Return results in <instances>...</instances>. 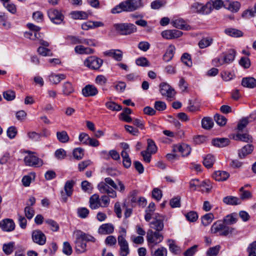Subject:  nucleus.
I'll list each match as a JSON object with an SVG mask.
<instances>
[{
    "instance_id": "nucleus-52",
    "label": "nucleus",
    "mask_w": 256,
    "mask_h": 256,
    "mask_svg": "<svg viewBox=\"0 0 256 256\" xmlns=\"http://www.w3.org/2000/svg\"><path fill=\"white\" fill-rule=\"evenodd\" d=\"M214 118L216 122L219 126H223L226 123V118L224 116L219 114H216L214 116Z\"/></svg>"
},
{
    "instance_id": "nucleus-12",
    "label": "nucleus",
    "mask_w": 256,
    "mask_h": 256,
    "mask_svg": "<svg viewBox=\"0 0 256 256\" xmlns=\"http://www.w3.org/2000/svg\"><path fill=\"white\" fill-rule=\"evenodd\" d=\"M160 92L162 96L168 98H172L175 94V92L169 84L165 82L160 84Z\"/></svg>"
},
{
    "instance_id": "nucleus-35",
    "label": "nucleus",
    "mask_w": 256,
    "mask_h": 256,
    "mask_svg": "<svg viewBox=\"0 0 256 256\" xmlns=\"http://www.w3.org/2000/svg\"><path fill=\"white\" fill-rule=\"evenodd\" d=\"M215 161L214 156L212 154H208L203 160L204 165L207 168H211Z\"/></svg>"
},
{
    "instance_id": "nucleus-36",
    "label": "nucleus",
    "mask_w": 256,
    "mask_h": 256,
    "mask_svg": "<svg viewBox=\"0 0 256 256\" xmlns=\"http://www.w3.org/2000/svg\"><path fill=\"white\" fill-rule=\"evenodd\" d=\"M74 92V88L72 84L67 82H66L62 86V94L65 96H68Z\"/></svg>"
},
{
    "instance_id": "nucleus-62",
    "label": "nucleus",
    "mask_w": 256,
    "mask_h": 256,
    "mask_svg": "<svg viewBox=\"0 0 256 256\" xmlns=\"http://www.w3.org/2000/svg\"><path fill=\"white\" fill-rule=\"evenodd\" d=\"M81 186H82V190L86 192H90V193L91 192L92 189V184L90 182H88L86 180L83 181L82 182Z\"/></svg>"
},
{
    "instance_id": "nucleus-17",
    "label": "nucleus",
    "mask_w": 256,
    "mask_h": 256,
    "mask_svg": "<svg viewBox=\"0 0 256 256\" xmlns=\"http://www.w3.org/2000/svg\"><path fill=\"white\" fill-rule=\"evenodd\" d=\"M104 181L114 189L123 192L125 190V186L122 182L120 180H118V184H116L114 181L110 178H106L104 179Z\"/></svg>"
},
{
    "instance_id": "nucleus-29",
    "label": "nucleus",
    "mask_w": 256,
    "mask_h": 256,
    "mask_svg": "<svg viewBox=\"0 0 256 256\" xmlns=\"http://www.w3.org/2000/svg\"><path fill=\"white\" fill-rule=\"evenodd\" d=\"M76 234L78 235L84 241L95 242L96 238L91 235L86 234L80 230H77Z\"/></svg>"
},
{
    "instance_id": "nucleus-47",
    "label": "nucleus",
    "mask_w": 256,
    "mask_h": 256,
    "mask_svg": "<svg viewBox=\"0 0 256 256\" xmlns=\"http://www.w3.org/2000/svg\"><path fill=\"white\" fill-rule=\"evenodd\" d=\"M202 4L198 2H195L190 6V10L192 12L202 14Z\"/></svg>"
},
{
    "instance_id": "nucleus-57",
    "label": "nucleus",
    "mask_w": 256,
    "mask_h": 256,
    "mask_svg": "<svg viewBox=\"0 0 256 256\" xmlns=\"http://www.w3.org/2000/svg\"><path fill=\"white\" fill-rule=\"evenodd\" d=\"M24 212L28 220L32 218L34 214V210L30 206H26L25 207Z\"/></svg>"
},
{
    "instance_id": "nucleus-58",
    "label": "nucleus",
    "mask_w": 256,
    "mask_h": 256,
    "mask_svg": "<svg viewBox=\"0 0 256 256\" xmlns=\"http://www.w3.org/2000/svg\"><path fill=\"white\" fill-rule=\"evenodd\" d=\"M110 198L108 196L104 195L100 198V207H107L110 204Z\"/></svg>"
},
{
    "instance_id": "nucleus-38",
    "label": "nucleus",
    "mask_w": 256,
    "mask_h": 256,
    "mask_svg": "<svg viewBox=\"0 0 256 256\" xmlns=\"http://www.w3.org/2000/svg\"><path fill=\"white\" fill-rule=\"evenodd\" d=\"M14 244V242L4 244L2 250L4 253L6 255L11 254L13 252Z\"/></svg>"
},
{
    "instance_id": "nucleus-22",
    "label": "nucleus",
    "mask_w": 256,
    "mask_h": 256,
    "mask_svg": "<svg viewBox=\"0 0 256 256\" xmlns=\"http://www.w3.org/2000/svg\"><path fill=\"white\" fill-rule=\"evenodd\" d=\"M242 85L244 87L254 88L256 86V80L253 77L243 78L242 80Z\"/></svg>"
},
{
    "instance_id": "nucleus-51",
    "label": "nucleus",
    "mask_w": 256,
    "mask_h": 256,
    "mask_svg": "<svg viewBox=\"0 0 256 256\" xmlns=\"http://www.w3.org/2000/svg\"><path fill=\"white\" fill-rule=\"evenodd\" d=\"M218 245L210 248L206 252V256H216L220 250Z\"/></svg>"
},
{
    "instance_id": "nucleus-18",
    "label": "nucleus",
    "mask_w": 256,
    "mask_h": 256,
    "mask_svg": "<svg viewBox=\"0 0 256 256\" xmlns=\"http://www.w3.org/2000/svg\"><path fill=\"white\" fill-rule=\"evenodd\" d=\"M114 230V226L111 224L108 223L101 225L98 229V232L101 234H112Z\"/></svg>"
},
{
    "instance_id": "nucleus-55",
    "label": "nucleus",
    "mask_w": 256,
    "mask_h": 256,
    "mask_svg": "<svg viewBox=\"0 0 256 256\" xmlns=\"http://www.w3.org/2000/svg\"><path fill=\"white\" fill-rule=\"evenodd\" d=\"M78 216L82 218H86L89 214V210L86 208H80L77 210Z\"/></svg>"
},
{
    "instance_id": "nucleus-60",
    "label": "nucleus",
    "mask_w": 256,
    "mask_h": 256,
    "mask_svg": "<svg viewBox=\"0 0 256 256\" xmlns=\"http://www.w3.org/2000/svg\"><path fill=\"white\" fill-rule=\"evenodd\" d=\"M6 133L10 139H12L15 138L17 134V130L14 126H10L7 130Z\"/></svg>"
},
{
    "instance_id": "nucleus-46",
    "label": "nucleus",
    "mask_w": 256,
    "mask_h": 256,
    "mask_svg": "<svg viewBox=\"0 0 256 256\" xmlns=\"http://www.w3.org/2000/svg\"><path fill=\"white\" fill-rule=\"evenodd\" d=\"M237 218L233 214L226 216L224 219V223L226 225H232L236 223Z\"/></svg>"
},
{
    "instance_id": "nucleus-56",
    "label": "nucleus",
    "mask_w": 256,
    "mask_h": 256,
    "mask_svg": "<svg viewBox=\"0 0 256 256\" xmlns=\"http://www.w3.org/2000/svg\"><path fill=\"white\" fill-rule=\"evenodd\" d=\"M72 248L70 243L68 242H64L62 246L63 253L67 256H70L72 254Z\"/></svg>"
},
{
    "instance_id": "nucleus-49",
    "label": "nucleus",
    "mask_w": 256,
    "mask_h": 256,
    "mask_svg": "<svg viewBox=\"0 0 256 256\" xmlns=\"http://www.w3.org/2000/svg\"><path fill=\"white\" fill-rule=\"evenodd\" d=\"M241 192L240 194V200H244L252 198V194L250 191L244 190V187H242L240 189Z\"/></svg>"
},
{
    "instance_id": "nucleus-34",
    "label": "nucleus",
    "mask_w": 256,
    "mask_h": 256,
    "mask_svg": "<svg viewBox=\"0 0 256 256\" xmlns=\"http://www.w3.org/2000/svg\"><path fill=\"white\" fill-rule=\"evenodd\" d=\"M225 33L228 36L238 38L242 36V32L240 30L232 28H228L225 30Z\"/></svg>"
},
{
    "instance_id": "nucleus-40",
    "label": "nucleus",
    "mask_w": 256,
    "mask_h": 256,
    "mask_svg": "<svg viewBox=\"0 0 256 256\" xmlns=\"http://www.w3.org/2000/svg\"><path fill=\"white\" fill-rule=\"evenodd\" d=\"M148 146L146 151L150 154H155L157 152V146H156L154 141L151 139H148Z\"/></svg>"
},
{
    "instance_id": "nucleus-48",
    "label": "nucleus",
    "mask_w": 256,
    "mask_h": 256,
    "mask_svg": "<svg viewBox=\"0 0 256 256\" xmlns=\"http://www.w3.org/2000/svg\"><path fill=\"white\" fill-rule=\"evenodd\" d=\"M106 106L111 110L120 111L122 109L120 105L113 102H108L106 103Z\"/></svg>"
},
{
    "instance_id": "nucleus-23",
    "label": "nucleus",
    "mask_w": 256,
    "mask_h": 256,
    "mask_svg": "<svg viewBox=\"0 0 256 256\" xmlns=\"http://www.w3.org/2000/svg\"><path fill=\"white\" fill-rule=\"evenodd\" d=\"M230 176V174L226 171H217L212 175V177L216 181H224Z\"/></svg>"
},
{
    "instance_id": "nucleus-4",
    "label": "nucleus",
    "mask_w": 256,
    "mask_h": 256,
    "mask_svg": "<svg viewBox=\"0 0 256 256\" xmlns=\"http://www.w3.org/2000/svg\"><path fill=\"white\" fill-rule=\"evenodd\" d=\"M28 154L24 158V162L26 166L38 168L43 164V161L35 154V153L30 150L25 152Z\"/></svg>"
},
{
    "instance_id": "nucleus-24",
    "label": "nucleus",
    "mask_w": 256,
    "mask_h": 256,
    "mask_svg": "<svg viewBox=\"0 0 256 256\" xmlns=\"http://www.w3.org/2000/svg\"><path fill=\"white\" fill-rule=\"evenodd\" d=\"M212 144L215 146L223 148L229 144L230 140L226 138H216L212 140Z\"/></svg>"
},
{
    "instance_id": "nucleus-19",
    "label": "nucleus",
    "mask_w": 256,
    "mask_h": 256,
    "mask_svg": "<svg viewBox=\"0 0 256 256\" xmlns=\"http://www.w3.org/2000/svg\"><path fill=\"white\" fill-rule=\"evenodd\" d=\"M104 54L113 58L117 60H120L122 58V52L118 49H111L104 52Z\"/></svg>"
},
{
    "instance_id": "nucleus-44",
    "label": "nucleus",
    "mask_w": 256,
    "mask_h": 256,
    "mask_svg": "<svg viewBox=\"0 0 256 256\" xmlns=\"http://www.w3.org/2000/svg\"><path fill=\"white\" fill-rule=\"evenodd\" d=\"M212 120L210 118H204L202 120V128L206 130L211 128L213 126Z\"/></svg>"
},
{
    "instance_id": "nucleus-7",
    "label": "nucleus",
    "mask_w": 256,
    "mask_h": 256,
    "mask_svg": "<svg viewBox=\"0 0 256 256\" xmlns=\"http://www.w3.org/2000/svg\"><path fill=\"white\" fill-rule=\"evenodd\" d=\"M165 216L156 214L153 217L154 220L150 223V226L152 228L155 230V232H160L164 228V220Z\"/></svg>"
},
{
    "instance_id": "nucleus-11",
    "label": "nucleus",
    "mask_w": 256,
    "mask_h": 256,
    "mask_svg": "<svg viewBox=\"0 0 256 256\" xmlns=\"http://www.w3.org/2000/svg\"><path fill=\"white\" fill-rule=\"evenodd\" d=\"M118 240L120 246V255L121 256H127L130 253L128 242L123 236H119Z\"/></svg>"
},
{
    "instance_id": "nucleus-1",
    "label": "nucleus",
    "mask_w": 256,
    "mask_h": 256,
    "mask_svg": "<svg viewBox=\"0 0 256 256\" xmlns=\"http://www.w3.org/2000/svg\"><path fill=\"white\" fill-rule=\"evenodd\" d=\"M143 6L142 0H126L112 9V14H118L122 12H134Z\"/></svg>"
},
{
    "instance_id": "nucleus-61",
    "label": "nucleus",
    "mask_w": 256,
    "mask_h": 256,
    "mask_svg": "<svg viewBox=\"0 0 256 256\" xmlns=\"http://www.w3.org/2000/svg\"><path fill=\"white\" fill-rule=\"evenodd\" d=\"M28 136L30 139L34 141L38 142L40 140V134L35 132H28Z\"/></svg>"
},
{
    "instance_id": "nucleus-31",
    "label": "nucleus",
    "mask_w": 256,
    "mask_h": 256,
    "mask_svg": "<svg viewBox=\"0 0 256 256\" xmlns=\"http://www.w3.org/2000/svg\"><path fill=\"white\" fill-rule=\"evenodd\" d=\"M70 15L74 20H86L88 18L87 13L82 11H74L70 12Z\"/></svg>"
},
{
    "instance_id": "nucleus-30",
    "label": "nucleus",
    "mask_w": 256,
    "mask_h": 256,
    "mask_svg": "<svg viewBox=\"0 0 256 256\" xmlns=\"http://www.w3.org/2000/svg\"><path fill=\"white\" fill-rule=\"evenodd\" d=\"M56 138L58 140L62 143L68 142L70 140L69 136L65 130L57 132Z\"/></svg>"
},
{
    "instance_id": "nucleus-33",
    "label": "nucleus",
    "mask_w": 256,
    "mask_h": 256,
    "mask_svg": "<svg viewBox=\"0 0 256 256\" xmlns=\"http://www.w3.org/2000/svg\"><path fill=\"white\" fill-rule=\"evenodd\" d=\"M168 248L170 252L174 254H178L181 252L180 248L176 245L174 240H168Z\"/></svg>"
},
{
    "instance_id": "nucleus-8",
    "label": "nucleus",
    "mask_w": 256,
    "mask_h": 256,
    "mask_svg": "<svg viewBox=\"0 0 256 256\" xmlns=\"http://www.w3.org/2000/svg\"><path fill=\"white\" fill-rule=\"evenodd\" d=\"M48 16L50 20L55 24H60L64 18V15L54 8H50L48 11Z\"/></svg>"
},
{
    "instance_id": "nucleus-5",
    "label": "nucleus",
    "mask_w": 256,
    "mask_h": 256,
    "mask_svg": "<svg viewBox=\"0 0 256 256\" xmlns=\"http://www.w3.org/2000/svg\"><path fill=\"white\" fill-rule=\"evenodd\" d=\"M146 240L148 246L152 248L163 240L164 236L160 232L148 230L146 233Z\"/></svg>"
},
{
    "instance_id": "nucleus-3",
    "label": "nucleus",
    "mask_w": 256,
    "mask_h": 256,
    "mask_svg": "<svg viewBox=\"0 0 256 256\" xmlns=\"http://www.w3.org/2000/svg\"><path fill=\"white\" fill-rule=\"evenodd\" d=\"M235 55V51L233 49H231L228 52L222 53L219 58L214 59L212 62L216 66L228 64L234 61Z\"/></svg>"
},
{
    "instance_id": "nucleus-53",
    "label": "nucleus",
    "mask_w": 256,
    "mask_h": 256,
    "mask_svg": "<svg viewBox=\"0 0 256 256\" xmlns=\"http://www.w3.org/2000/svg\"><path fill=\"white\" fill-rule=\"evenodd\" d=\"M73 156L76 159L78 160H81L84 156V150L80 148L74 149Z\"/></svg>"
},
{
    "instance_id": "nucleus-50",
    "label": "nucleus",
    "mask_w": 256,
    "mask_h": 256,
    "mask_svg": "<svg viewBox=\"0 0 256 256\" xmlns=\"http://www.w3.org/2000/svg\"><path fill=\"white\" fill-rule=\"evenodd\" d=\"M3 96L8 101H11L16 98L15 92L12 90H8L3 92Z\"/></svg>"
},
{
    "instance_id": "nucleus-2",
    "label": "nucleus",
    "mask_w": 256,
    "mask_h": 256,
    "mask_svg": "<svg viewBox=\"0 0 256 256\" xmlns=\"http://www.w3.org/2000/svg\"><path fill=\"white\" fill-rule=\"evenodd\" d=\"M235 228L226 226L224 222H216L211 227V232L213 234H218L220 236H226L231 234L235 231Z\"/></svg>"
},
{
    "instance_id": "nucleus-28",
    "label": "nucleus",
    "mask_w": 256,
    "mask_h": 256,
    "mask_svg": "<svg viewBox=\"0 0 256 256\" xmlns=\"http://www.w3.org/2000/svg\"><path fill=\"white\" fill-rule=\"evenodd\" d=\"M223 202L230 205H237L241 203V200L237 197L233 196H227L224 198Z\"/></svg>"
},
{
    "instance_id": "nucleus-14",
    "label": "nucleus",
    "mask_w": 256,
    "mask_h": 256,
    "mask_svg": "<svg viewBox=\"0 0 256 256\" xmlns=\"http://www.w3.org/2000/svg\"><path fill=\"white\" fill-rule=\"evenodd\" d=\"M98 93L97 88L93 85L88 84L82 89V94L85 97L94 96Z\"/></svg>"
},
{
    "instance_id": "nucleus-26",
    "label": "nucleus",
    "mask_w": 256,
    "mask_h": 256,
    "mask_svg": "<svg viewBox=\"0 0 256 256\" xmlns=\"http://www.w3.org/2000/svg\"><path fill=\"white\" fill-rule=\"evenodd\" d=\"M254 149V146L252 144H247L244 146L238 152V156L240 158H244L246 155L250 154Z\"/></svg>"
},
{
    "instance_id": "nucleus-16",
    "label": "nucleus",
    "mask_w": 256,
    "mask_h": 256,
    "mask_svg": "<svg viewBox=\"0 0 256 256\" xmlns=\"http://www.w3.org/2000/svg\"><path fill=\"white\" fill-rule=\"evenodd\" d=\"M171 24L174 27L178 29L188 30L190 28V26L182 18L173 20Z\"/></svg>"
},
{
    "instance_id": "nucleus-6",
    "label": "nucleus",
    "mask_w": 256,
    "mask_h": 256,
    "mask_svg": "<svg viewBox=\"0 0 256 256\" xmlns=\"http://www.w3.org/2000/svg\"><path fill=\"white\" fill-rule=\"evenodd\" d=\"M114 26L120 34H130L136 30V26L132 24H116Z\"/></svg>"
},
{
    "instance_id": "nucleus-63",
    "label": "nucleus",
    "mask_w": 256,
    "mask_h": 256,
    "mask_svg": "<svg viewBox=\"0 0 256 256\" xmlns=\"http://www.w3.org/2000/svg\"><path fill=\"white\" fill-rule=\"evenodd\" d=\"M108 184L106 182H101L98 184V189L101 193L106 194V192L110 188Z\"/></svg>"
},
{
    "instance_id": "nucleus-45",
    "label": "nucleus",
    "mask_w": 256,
    "mask_h": 256,
    "mask_svg": "<svg viewBox=\"0 0 256 256\" xmlns=\"http://www.w3.org/2000/svg\"><path fill=\"white\" fill-rule=\"evenodd\" d=\"M236 140L248 142H252V137L247 134H238L236 136Z\"/></svg>"
},
{
    "instance_id": "nucleus-54",
    "label": "nucleus",
    "mask_w": 256,
    "mask_h": 256,
    "mask_svg": "<svg viewBox=\"0 0 256 256\" xmlns=\"http://www.w3.org/2000/svg\"><path fill=\"white\" fill-rule=\"evenodd\" d=\"M46 222L49 226L50 228L53 232H57L59 229L58 224L54 220L48 219L46 220Z\"/></svg>"
},
{
    "instance_id": "nucleus-42",
    "label": "nucleus",
    "mask_w": 256,
    "mask_h": 256,
    "mask_svg": "<svg viewBox=\"0 0 256 256\" xmlns=\"http://www.w3.org/2000/svg\"><path fill=\"white\" fill-rule=\"evenodd\" d=\"M256 14V4L252 8L246 10L242 14V16L245 18H249L255 16Z\"/></svg>"
},
{
    "instance_id": "nucleus-27",
    "label": "nucleus",
    "mask_w": 256,
    "mask_h": 256,
    "mask_svg": "<svg viewBox=\"0 0 256 256\" xmlns=\"http://www.w3.org/2000/svg\"><path fill=\"white\" fill-rule=\"evenodd\" d=\"M90 206L92 210H95L100 207L99 196L94 194L90 198Z\"/></svg>"
},
{
    "instance_id": "nucleus-43",
    "label": "nucleus",
    "mask_w": 256,
    "mask_h": 256,
    "mask_svg": "<svg viewBox=\"0 0 256 256\" xmlns=\"http://www.w3.org/2000/svg\"><path fill=\"white\" fill-rule=\"evenodd\" d=\"M151 254L153 256H167L168 250L166 248L161 246L154 252L152 251Z\"/></svg>"
},
{
    "instance_id": "nucleus-20",
    "label": "nucleus",
    "mask_w": 256,
    "mask_h": 256,
    "mask_svg": "<svg viewBox=\"0 0 256 256\" xmlns=\"http://www.w3.org/2000/svg\"><path fill=\"white\" fill-rule=\"evenodd\" d=\"M155 210L154 203L153 202H150L145 210L146 214L144 216V219L146 222H150V220L153 218L154 214H156L154 212Z\"/></svg>"
},
{
    "instance_id": "nucleus-10",
    "label": "nucleus",
    "mask_w": 256,
    "mask_h": 256,
    "mask_svg": "<svg viewBox=\"0 0 256 256\" xmlns=\"http://www.w3.org/2000/svg\"><path fill=\"white\" fill-rule=\"evenodd\" d=\"M102 60L94 56L88 57L84 62L85 65L94 70H98L102 65Z\"/></svg>"
},
{
    "instance_id": "nucleus-59",
    "label": "nucleus",
    "mask_w": 256,
    "mask_h": 256,
    "mask_svg": "<svg viewBox=\"0 0 256 256\" xmlns=\"http://www.w3.org/2000/svg\"><path fill=\"white\" fill-rule=\"evenodd\" d=\"M198 246L195 244L188 248L184 254V256H193L198 251Z\"/></svg>"
},
{
    "instance_id": "nucleus-13",
    "label": "nucleus",
    "mask_w": 256,
    "mask_h": 256,
    "mask_svg": "<svg viewBox=\"0 0 256 256\" xmlns=\"http://www.w3.org/2000/svg\"><path fill=\"white\" fill-rule=\"evenodd\" d=\"M178 151L182 156H186L189 155L191 151L190 147L186 144L175 145L173 147V152Z\"/></svg>"
},
{
    "instance_id": "nucleus-37",
    "label": "nucleus",
    "mask_w": 256,
    "mask_h": 256,
    "mask_svg": "<svg viewBox=\"0 0 256 256\" xmlns=\"http://www.w3.org/2000/svg\"><path fill=\"white\" fill-rule=\"evenodd\" d=\"M74 184V180H68L66 182L64 189L68 196H70L72 193V188Z\"/></svg>"
},
{
    "instance_id": "nucleus-15",
    "label": "nucleus",
    "mask_w": 256,
    "mask_h": 256,
    "mask_svg": "<svg viewBox=\"0 0 256 256\" xmlns=\"http://www.w3.org/2000/svg\"><path fill=\"white\" fill-rule=\"evenodd\" d=\"M15 224L12 219L6 218L2 222L1 228L5 232H12L15 228Z\"/></svg>"
},
{
    "instance_id": "nucleus-9",
    "label": "nucleus",
    "mask_w": 256,
    "mask_h": 256,
    "mask_svg": "<svg viewBox=\"0 0 256 256\" xmlns=\"http://www.w3.org/2000/svg\"><path fill=\"white\" fill-rule=\"evenodd\" d=\"M32 241L36 244L43 246L46 242V238L42 232L40 230H36L32 232Z\"/></svg>"
},
{
    "instance_id": "nucleus-41",
    "label": "nucleus",
    "mask_w": 256,
    "mask_h": 256,
    "mask_svg": "<svg viewBox=\"0 0 256 256\" xmlns=\"http://www.w3.org/2000/svg\"><path fill=\"white\" fill-rule=\"evenodd\" d=\"M214 215L211 213L206 214L202 218V223L204 226H206L210 224L213 219Z\"/></svg>"
},
{
    "instance_id": "nucleus-64",
    "label": "nucleus",
    "mask_w": 256,
    "mask_h": 256,
    "mask_svg": "<svg viewBox=\"0 0 256 256\" xmlns=\"http://www.w3.org/2000/svg\"><path fill=\"white\" fill-rule=\"evenodd\" d=\"M96 82L100 86H104L107 82L106 78L103 75H98L96 78Z\"/></svg>"
},
{
    "instance_id": "nucleus-25",
    "label": "nucleus",
    "mask_w": 256,
    "mask_h": 256,
    "mask_svg": "<svg viewBox=\"0 0 256 256\" xmlns=\"http://www.w3.org/2000/svg\"><path fill=\"white\" fill-rule=\"evenodd\" d=\"M240 6V4L238 2H230L226 1L224 2V8L232 12H237Z\"/></svg>"
},
{
    "instance_id": "nucleus-39",
    "label": "nucleus",
    "mask_w": 256,
    "mask_h": 256,
    "mask_svg": "<svg viewBox=\"0 0 256 256\" xmlns=\"http://www.w3.org/2000/svg\"><path fill=\"white\" fill-rule=\"evenodd\" d=\"M213 40L210 37H206L202 38L198 42L200 48H206L210 46Z\"/></svg>"
},
{
    "instance_id": "nucleus-32",
    "label": "nucleus",
    "mask_w": 256,
    "mask_h": 256,
    "mask_svg": "<svg viewBox=\"0 0 256 256\" xmlns=\"http://www.w3.org/2000/svg\"><path fill=\"white\" fill-rule=\"evenodd\" d=\"M66 76L64 74H51L49 76L50 80L54 84H58L62 80L66 78Z\"/></svg>"
},
{
    "instance_id": "nucleus-21",
    "label": "nucleus",
    "mask_w": 256,
    "mask_h": 256,
    "mask_svg": "<svg viewBox=\"0 0 256 256\" xmlns=\"http://www.w3.org/2000/svg\"><path fill=\"white\" fill-rule=\"evenodd\" d=\"M76 250L78 253H82L86 251V243L82 240L81 238L76 235Z\"/></svg>"
}]
</instances>
